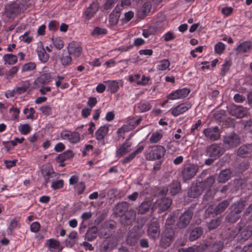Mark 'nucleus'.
Instances as JSON below:
<instances>
[{"label": "nucleus", "mask_w": 252, "mask_h": 252, "mask_svg": "<svg viewBox=\"0 0 252 252\" xmlns=\"http://www.w3.org/2000/svg\"><path fill=\"white\" fill-rule=\"evenodd\" d=\"M110 125L106 124L101 126L95 132V137L97 140L102 142V144L104 145L103 139L108 134Z\"/></svg>", "instance_id": "12"}, {"label": "nucleus", "mask_w": 252, "mask_h": 252, "mask_svg": "<svg viewBox=\"0 0 252 252\" xmlns=\"http://www.w3.org/2000/svg\"><path fill=\"white\" fill-rule=\"evenodd\" d=\"M230 113L237 118H242L246 115L247 110L242 106H234L230 108Z\"/></svg>", "instance_id": "18"}, {"label": "nucleus", "mask_w": 252, "mask_h": 252, "mask_svg": "<svg viewBox=\"0 0 252 252\" xmlns=\"http://www.w3.org/2000/svg\"><path fill=\"white\" fill-rule=\"evenodd\" d=\"M171 204V200L169 198H164L162 201V204L160 205V210L164 211L167 209Z\"/></svg>", "instance_id": "54"}, {"label": "nucleus", "mask_w": 252, "mask_h": 252, "mask_svg": "<svg viewBox=\"0 0 252 252\" xmlns=\"http://www.w3.org/2000/svg\"><path fill=\"white\" fill-rule=\"evenodd\" d=\"M229 204V202L228 200L222 201L214 209V213L216 215L220 214L226 209Z\"/></svg>", "instance_id": "32"}, {"label": "nucleus", "mask_w": 252, "mask_h": 252, "mask_svg": "<svg viewBox=\"0 0 252 252\" xmlns=\"http://www.w3.org/2000/svg\"><path fill=\"white\" fill-rule=\"evenodd\" d=\"M67 51L70 55H72L75 58L80 56L82 52V48L79 43L72 41L69 43L67 46Z\"/></svg>", "instance_id": "9"}, {"label": "nucleus", "mask_w": 252, "mask_h": 252, "mask_svg": "<svg viewBox=\"0 0 252 252\" xmlns=\"http://www.w3.org/2000/svg\"><path fill=\"white\" fill-rule=\"evenodd\" d=\"M3 60L5 64L13 65L17 62V56L11 54H6L3 55Z\"/></svg>", "instance_id": "26"}, {"label": "nucleus", "mask_w": 252, "mask_h": 252, "mask_svg": "<svg viewBox=\"0 0 252 252\" xmlns=\"http://www.w3.org/2000/svg\"><path fill=\"white\" fill-rule=\"evenodd\" d=\"M106 84L107 91L111 94L117 92L120 87L123 85V81L121 80H107L104 81Z\"/></svg>", "instance_id": "8"}, {"label": "nucleus", "mask_w": 252, "mask_h": 252, "mask_svg": "<svg viewBox=\"0 0 252 252\" xmlns=\"http://www.w3.org/2000/svg\"><path fill=\"white\" fill-rule=\"evenodd\" d=\"M52 78L49 73H44L41 75L36 80L41 84L45 85L52 81Z\"/></svg>", "instance_id": "34"}, {"label": "nucleus", "mask_w": 252, "mask_h": 252, "mask_svg": "<svg viewBox=\"0 0 252 252\" xmlns=\"http://www.w3.org/2000/svg\"><path fill=\"white\" fill-rule=\"evenodd\" d=\"M35 113V111L32 107L30 108L26 107L23 110V113L26 116V119L28 120H33Z\"/></svg>", "instance_id": "40"}, {"label": "nucleus", "mask_w": 252, "mask_h": 252, "mask_svg": "<svg viewBox=\"0 0 252 252\" xmlns=\"http://www.w3.org/2000/svg\"><path fill=\"white\" fill-rule=\"evenodd\" d=\"M164 147L161 145H156L145 155L146 158L149 160H154L160 159L163 157L165 153Z\"/></svg>", "instance_id": "2"}, {"label": "nucleus", "mask_w": 252, "mask_h": 252, "mask_svg": "<svg viewBox=\"0 0 252 252\" xmlns=\"http://www.w3.org/2000/svg\"><path fill=\"white\" fill-rule=\"evenodd\" d=\"M148 235L152 239H157L160 233L159 225L157 221H153L149 225L148 228Z\"/></svg>", "instance_id": "13"}, {"label": "nucleus", "mask_w": 252, "mask_h": 252, "mask_svg": "<svg viewBox=\"0 0 252 252\" xmlns=\"http://www.w3.org/2000/svg\"><path fill=\"white\" fill-rule=\"evenodd\" d=\"M150 206V203L148 202L142 203L139 207L138 213L141 214H144L149 210Z\"/></svg>", "instance_id": "49"}, {"label": "nucleus", "mask_w": 252, "mask_h": 252, "mask_svg": "<svg viewBox=\"0 0 252 252\" xmlns=\"http://www.w3.org/2000/svg\"><path fill=\"white\" fill-rule=\"evenodd\" d=\"M19 70V67L17 66L12 67L6 73L5 77L7 79H11Z\"/></svg>", "instance_id": "47"}, {"label": "nucleus", "mask_w": 252, "mask_h": 252, "mask_svg": "<svg viewBox=\"0 0 252 252\" xmlns=\"http://www.w3.org/2000/svg\"><path fill=\"white\" fill-rule=\"evenodd\" d=\"M193 213L190 211H187L182 214L179 218L177 226L180 228L186 227L189 223L192 217Z\"/></svg>", "instance_id": "10"}, {"label": "nucleus", "mask_w": 252, "mask_h": 252, "mask_svg": "<svg viewBox=\"0 0 252 252\" xmlns=\"http://www.w3.org/2000/svg\"><path fill=\"white\" fill-rule=\"evenodd\" d=\"M9 111L13 113L11 116L12 120H15L19 118L20 110L18 108L12 107L9 109Z\"/></svg>", "instance_id": "59"}, {"label": "nucleus", "mask_w": 252, "mask_h": 252, "mask_svg": "<svg viewBox=\"0 0 252 252\" xmlns=\"http://www.w3.org/2000/svg\"><path fill=\"white\" fill-rule=\"evenodd\" d=\"M121 8L118 5L111 13L109 16V23L111 25H116L119 21L120 16Z\"/></svg>", "instance_id": "20"}, {"label": "nucleus", "mask_w": 252, "mask_h": 252, "mask_svg": "<svg viewBox=\"0 0 252 252\" xmlns=\"http://www.w3.org/2000/svg\"><path fill=\"white\" fill-rule=\"evenodd\" d=\"M174 235V230L172 227L164 229L161 235L160 246L163 248L169 247L173 240Z\"/></svg>", "instance_id": "1"}, {"label": "nucleus", "mask_w": 252, "mask_h": 252, "mask_svg": "<svg viewBox=\"0 0 252 252\" xmlns=\"http://www.w3.org/2000/svg\"><path fill=\"white\" fill-rule=\"evenodd\" d=\"M42 174L44 177L45 182L47 183L50 182L51 178H53L55 173L52 169H49L48 170L46 169H43L42 170Z\"/></svg>", "instance_id": "38"}, {"label": "nucleus", "mask_w": 252, "mask_h": 252, "mask_svg": "<svg viewBox=\"0 0 252 252\" xmlns=\"http://www.w3.org/2000/svg\"><path fill=\"white\" fill-rule=\"evenodd\" d=\"M223 246V244L221 241L216 242L211 246V250L210 252H219Z\"/></svg>", "instance_id": "48"}, {"label": "nucleus", "mask_w": 252, "mask_h": 252, "mask_svg": "<svg viewBox=\"0 0 252 252\" xmlns=\"http://www.w3.org/2000/svg\"><path fill=\"white\" fill-rule=\"evenodd\" d=\"M231 172L228 169H225L222 171L218 176V180L220 183H225L231 177Z\"/></svg>", "instance_id": "28"}, {"label": "nucleus", "mask_w": 252, "mask_h": 252, "mask_svg": "<svg viewBox=\"0 0 252 252\" xmlns=\"http://www.w3.org/2000/svg\"><path fill=\"white\" fill-rule=\"evenodd\" d=\"M180 183L178 181H174L169 186V189L165 188L161 192L162 195H165L167 192L169 190V193L172 195L176 194L180 190Z\"/></svg>", "instance_id": "15"}, {"label": "nucleus", "mask_w": 252, "mask_h": 252, "mask_svg": "<svg viewBox=\"0 0 252 252\" xmlns=\"http://www.w3.org/2000/svg\"><path fill=\"white\" fill-rule=\"evenodd\" d=\"M207 155L214 159L221 156L224 153V149L217 144L209 146L206 150Z\"/></svg>", "instance_id": "6"}, {"label": "nucleus", "mask_w": 252, "mask_h": 252, "mask_svg": "<svg viewBox=\"0 0 252 252\" xmlns=\"http://www.w3.org/2000/svg\"><path fill=\"white\" fill-rule=\"evenodd\" d=\"M152 105L149 102L141 101L137 104V110L139 112L142 113L150 110Z\"/></svg>", "instance_id": "30"}, {"label": "nucleus", "mask_w": 252, "mask_h": 252, "mask_svg": "<svg viewBox=\"0 0 252 252\" xmlns=\"http://www.w3.org/2000/svg\"><path fill=\"white\" fill-rule=\"evenodd\" d=\"M203 132L207 138L212 140H217L220 137V132L217 126L206 128L203 130Z\"/></svg>", "instance_id": "11"}, {"label": "nucleus", "mask_w": 252, "mask_h": 252, "mask_svg": "<svg viewBox=\"0 0 252 252\" xmlns=\"http://www.w3.org/2000/svg\"><path fill=\"white\" fill-rule=\"evenodd\" d=\"M80 134L77 132H70L68 141L71 143H77L80 140Z\"/></svg>", "instance_id": "52"}, {"label": "nucleus", "mask_w": 252, "mask_h": 252, "mask_svg": "<svg viewBox=\"0 0 252 252\" xmlns=\"http://www.w3.org/2000/svg\"><path fill=\"white\" fill-rule=\"evenodd\" d=\"M192 104L189 101H186L179 103L177 106H174L170 110L172 115L177 117L183 114L191 108Z\"/></svg>", "instance_id": "4"}, {"label": "nucleus", "mask_w": 252, "mask_h": 252, "mask_svg": "<svg viewBox=\"0 0 252 252\" xmlns=\"http://www.w3.org/2000/svg\"><path fill=\"white\" fill-rule=\"evenodd\" d=\"M252 50V42L250 41H243L240 43L236 48L239 53H246Z\"/></svg>", "instance_id": "17"}, {"label": "nucleus", "mask_w": 252, "mask_h": 252, "mask_svg": "<svg viewBox=\"0 0 252 252\" xmlns=\"http://www.w3.org/2000/svg\"><path fill=\"white\" fill-rule=\"evenodd\" d=\"M73 154L71 151L68 150L59 155L58 159L61 161H64L73 157Z\"/></svg>", "instance_id": "46"}, {"label": "nucleus", "mask_w": 252, "mask_h": 252, "mask_svg": "<svg viewBox=\"0 0 252 252\" xmlns=\"http://www.w3.org/2000/svg\"><path fill=\"white\" fill-rule=\"evenodd\" d=\"M245 206V201L240 200L234 203L231 206V211L235 212L240 215Z\"/></svg>", "instance_id": "24"}, {"label": "nucleus", "mask_w": 252, "mask_h": 252, "mask_svg": "<svg viewBox=\"0 0 252 252\" xmlns=\"http://www.w3.org/2000/svg\"><path fill=\"white\" fill-rule=\"evenodd\" d=\"M215 182V178L213 176L209 177L204 181V186L205 188L211 187Z\"/></svg>", "instance_id": "64"}, {"label": "nucleus", "mask_w": 252, "mask_h": 252, "mask_svg": "<svg viewBox=\"0 0 252 252\" xmlns=\"http://www.w3.org/2000/svg\"><path fill=\"white\" fill-rule=\"evenodd\" d=\"M74 188L77 191L78 194H81L84 192L85 189V185L84 183L82 182H79L75 185Z\"/></svg>", "instance_id": "58"}, {"label": "nucleus", "mask_w": 252, "mask_h": 252, "mask_svg": "<svg viewBox=\"0 0 252 252\" xmlns=\"http://www.w3.org/2000/svg\"><path fill=\"white\" fill-rule=\"evenodd\" d=\"M63 181L62 179L52 182L51 187L54 190H57L63 188Z\"/></svg>", "instance_id": "53"}, {"label": "nucleus", "mask_w": 252, "mask_h": 252, "mask_svg": "<svg viewBox=\"0 0 252 252\" xmlns=\"http://www.w3.org/2000/svg\"><path fill=\"white\" fill-rule=\"evenodd\" d=\"M198 168L194 165H189L183 171V177L185 180L192 178L196 173Z\"/></svg>", "instance_id": "14"}, {"label": "nucleus", "mask_w": 252, "mask_h": 252, "mask_svg": "<svg viewBox=\"0 0 252 252\" xmlns=\"http://www.w3.org/2000/svg\"><path fill=\"white\" fill-rule=\"evenodd\" d=\"M239 230L240 232L239 237L242 241L247 240L252 235V226L240 227Z\"/></svg>", "instance_id": "21"}, {"label": "nucleus", "mask_w": 252, "mask_h": 252, "mask_svg": "<svg viewBox=\"0 0 252 252\" xmlns=\"http://www.w3.org/2000/svg\"><path fill=\"white\" fill-rule=\"evenodd\" d=\"M128 207V203L126 202L118 203L115 208L116 212L120 216L122 215L127 210Z\"/></svg>", "instance_id": "31"}, {"label": "nucleus", "mask_w": 252, "mask_h": 252, "mask_svg": "<svg viewBox=\"0 0 252 252\" xmlns=\"http://www.w3.org/2000/svg\"><path fill=\"white\" fill-rule=\"evenodd\" d=\"M60 61L62 65L63 66L69 65L72 62V58L70 55L63 54L60 58Z\"/></svg>", "instance_id": "39"}, {"label": "nucleus", "mask_w": 252, "mask_h": 252, "mask_svg": "<svg viewBox=\"0 0 252 252\" xmlns=\"http://www.w3.org/2000/svg\"><path fill=\"white\" fill-rule=\"evenodd\" d=\"M132 150V143L128 140H126L122 144L118 147L116 151V156L121 158Z\"/></svg>", "instance_id": "7"}, {"label": "nucleus", "mask_w": 252, "mask_h": 252, "mask_svg": "<svg viewBox=\"0 0 252 252\" xmlns=\"http://www.w3.org/2000/svg\"><path fill=\"white\" fill-rule=\"evenodd\" d=\"M21 9L17 3H13L6 9V15L10 18H13L16 15L19 14Z\"/></svg>", "instance_id": "19"}, {"label": "nucleus", "mask_w": 252, "mask_h": 252, "mask_svg": "<svg viewBox=\"0 0 252 252\" xmlns=\"http://www.w3.org/2000/svg\"><path fill=\"white\" fill-rule=\"evenodd\" d=\"M106 33V30L104 29L99 27L95 28L92 32V34L94 36L98 35L100 34H104Z\"/></svg>", "instance_id": "61"}, {"label": "nucleus", "mask_w": 252, "mask_h": 252, "mask_svg": "<svg viewBox=\"0 0 252 252\" xmlns=\"http://www.w3.org/2000/svg\"><path fill=\"white\" fill-rule=\"evenodd\" d=\"M37 52L39 60L43 63H46L49 60V55L46 52L42 44L38 46Z\"/></svg>", "instance_id": "22"}, {"label": "nucleus", "mask_w": 252, "mask_h": 252, "mask_svg": "<svg viewBox=\"0 0 252 252\" xmlns=\"http://www.w3.org/2000/svg\"><path fill=\"white\" fill-rule=\"evenodd\" d=\"M151 4L150 2L144 3L138 11V15L140 17L144 18L150 11Z\"/></svg>", "instance_id": "25"}, {"label": "nucleus", "mask_w": 252, "mask_h": 252, "mask_svg": "<svg viewBox=\"0 0 252 252\" xmlns=\"http://www.w3.org/2000/svg\"><path fill=\"white\" fill-rule=\"evenodd\" d=\"M48 241V246L51 252H53V250H61L62 249L59 241L54 239H50Z\"/></svg>", "instance_id": "35"}, {"label": "nucleus", "mask_w": 252, "mask_h": 252, "mask_svg": "<svg viewBox=\"0 0 252 252\" xmlns=\"http://www.w3.org/2000/svg\"><path fill=\"white\" fill-rule=\"evenodd\" d=\"M52 40L55 47L58 50L62 49L64 46V42L61 37H52Z\"/></svg>", "instance_id": "41"}, {"label": "nucleus", "mask_w": 252, "mask_h": 252, "mask_svg": "<svg viewBox=\"0 0 252 252\" xmlns=\"http://www.w3.org/2000/svg\"><path fill=\"white\" fill-rule=\"evenodd\" d=\"M231 65V63L229 61H225L222 65V68L221 69L220 74L222 76H224L226 73L228 71Z\"/></svg>", "instance_id": "50"}, {"label": "nucleus", "mask_w": 252, "mask_h": 252, "mask_svg": "<svg viewBox=\"0 0 252 252\" xmlns=\"http://www.w3.org/2000/svg\"><path fill=\"white\" fill-rule=\"evenodd\" d=\"M225 47L226 46L223 43L218 42L214 46L215 53L218 55L222 54L225 49Z\"/></svg>", "instance_id": "42"}, {"label": "nucleus", "mask_w": 252, "mask_h": 252, "mask_svg": "<svg viewBox=\"0 0 252 252\" xmlns=\"http://www.w3.org/2000/svg\"><path fill=\"white\" fill-rule=\"evenodd\" d=\"M30 82L26 81L19 84V86L15 87L14 88L17 95L26 93L30 87Z\"/></svg>", "instance_id": "23"}, {"label": "nucleus", "mask_w": 252, "mask_h": 252, "mask_svg": "<svg viewBox=\"0 0 252 252\" xmlns=\"http://www.w3.org/2000/svg\"><path fill=\"white\" fill-rule=\"evenodd\" d=\"M201 189L197 185L193 186L189 190L188 194L189 197L195 198L199 195L201 193Z\"/></svg>", "instance_id": "36"}, {"label": "nucleus", "mask_w": 252, "mask_h": 252, "mask_svg": "<svg viewBox=\"0 0 252 252\" xmlns=\"http://www.w3.org/2000/svg\"><path fill=\"white\" fill-rule=\"evenodd\" d=\"M220 219L217 218L214 220H212L208 224V228L209 229H213L218 227L220 223Z\"/></svg>", "instance_id": "57"}, {"label": "nucleus", "mask_w": 252, "mask_h": 252, "mask_svg": "<svg viewBox=\"0 0 252 252\" xmlns=\"http://www.w3.org/2000/svg\"><path fill=\"white\" fill-rule=\"evenodd\" d=\"M223 143L227 149L237 146L240 143V139L235 133H230L224 137Z\"/></svg>", "instance_id": "5"}, {"label": "nucleus", "mask_w": 252, "mask_h": 252, "mask_svg": "<svg viewBox=\"0 0 252 252\" xmlns=\"http://www.w3.org/2000/svg\"><path fill=\"white\" fill-rule=\"evenodd\" d=\"M240 217V216L239 214L231 211L226 217V220L229 222L235 223L239 219Z\"/></svg>", "instance_id": "43"}, {"label": "nucleus", "mask_w": 252, "mask_h": 252, "mask_svg": "<svg viewBox=\"0 0 252 252\" xmlns=\"http://www.w3.org/2000/svg\"><path fill=\"white\" fill-rule=\"evenodd\" d=\"M98 9V5L96 2H93L84 11V15L87 20L91 19Z\"/></svg>", "instance_id": "16"}, {"label": "nucleus", "mask_w": 252, "mask_h": 252, "mask_svg": "<svg viewBox=\"0 0 252 252\" xmlns=\"http://www.w3.org/2000/svg\"><path fill=\"white\" fill-rule=\"evenodd\" d=\"M163 136V131L161 130L156 131L152 133L149 138V141L151 143L158 142Z\"/></svg>", "instance_id": "29"}, {"label": "nucleus", "mask_w": 252, "mask_h": 252, "mask_svg": "<svg viewBox=\"0 0 252 252\" xmlns=\"http://www.w3.org/2000/svg\"><path fill=\"white\" fill-rule=\"evenodd\" d=\"M39 110L42 112V113L46 116H50L52 114V107L48 105H44L40 107L39 108Z\"/></svg>", "instance_id": "51"}, {"label": "nucleus", "mask_w": 252, "mask_h": 252, "mask_svg": "<svg viewBox=\"0 0 252 252\" xmlns=\"http://www.w3.org/2000/svg\"><path fill=\"white\" fill-rule=\"evenodd\" d=\"M190 93L189 89L183 88L172 91L166 96L169 100H174L177 99H183L187 97Z\"/></svg>", "instance_id": "3"}, {"label": "nucleus", "mask_w": 252, "mask_h": 252, "mask_svg": "<svg viewBox=\"0 0 252 252\" xmlns=\"http://www.w3.org/2000/svg\"><path fill=\"white\" fill-rule=\"evenodd\" d=\"M32 127L28 124H20L18 126L19 131L23 135H27L31 132Z\"/></svg>", "instance_id": "37"}, {"label": "nucleus", "mask_w": 252, "mask_h": 252, "mask_svg": "<svg viewBox=\"0 0 252 252\" xmlns=\"http://www.w3.org/2000/svg\"><path fill=\"white\" fill-rule=\"evenodd\" d=\"M19 221V218H16L10 221V225L8 229L11 231L16 228L18 225Z\"/></svg>", "instance_id": "62"}, {"label": "nucleus", "mask_w": 252, "mask_h": 252, "mask_svg": "<svg viewBox=\"0 0 252 252\" xmlns=\"http://www.w3.org/2000/svg\"><path fill=\"white\" fill-rule=\"evenodd\" d=\"M40 228V224L37 221L32 222L30 226L31 231L32 232L36 233L38 232Z\"/></svg>", "instance_id": "63"}, {"label": "nucleus", "mask_w": 252, "mask_h": 252, "mask_svg": "<svg viewBox=\"0 0 252 252\" xmlns=\"http://www.w3.org/2000/svg\"><path fill=\"white\" fill-rule=\"evenodd\" d=\"M133 129L132 127H131V125L129 124V123L127 124L124 125L122 127L119 128L117 130V134L119 137H123V134L125 132H127L130 130Z\"/></svg>", "instance_id": "44"}, {"label": "nucleus", "mask_w": 252, "mask_h": 252, "mask_svg": "<svg viewBox=\"0 0 252 252\" xmlns=\"http://www.w3.org/2000/svg\"><path fill=\"white\" fill-rule=\"evenodd\" d=\"M29 33V32H27L24 34L21 35L19 37L20 40L27 43H31L32 40V37L30 36Z\"/></svg>", "instance_id": "56"}, {"label": "nucleus", "mask_w": 252, "mask_h": 252, "mask_svg": "<svg viewBox=\"0 0 252 252\" xmlns=\"http://www.w3.org/2000/svg\"><path fill=\"white\" fill-rule=\"evenodd\" d=\"M36 67V64L35 63L30 62L24 65L22 67V72H26L33 70Z\"/></svg>", "instance_id": "55"}, {"label": "nucleus", "mask_w": 252, "mask_h": 252, "mask_svg": "<svg viewBox=\"0 0 252 252\" xmlns=\"http://www.w3.org/2000/svg\"><path fill=\"white\" fill-rule=\"evenodd\" d=\"M251 151H252V144L240 147L238 150L237 153L240 157H245Z\"/></svg>", "instance_id": "27"}, {"label": "nucleus", "mask_w": 252, "mask_h": 252, "mask_svg": "<svg viewBox=\"0 0 252 252\" xmlns=\"http://www.w3.org/2000/svg\"><path fill=\"white\" fill-rule=\"evenodd\" d=\"M134 16V13L131 11H129L125 13V17L122 19L123 23H126L129 22Z\"/></svg>", "instance_id": "60"}, {"label": "nucleus", "mask_w": 252, "mask_h": 252, "mask_svg": "<svg viewBox=\"0 0 252 252\" xmlns=\"http://www.w3.org/2000/svg\"><path fill=\"white\" fill-rule=\"evenodd\" d=\"M170 63L167 60H162L160 61L157 65V68L158 70L163 71L169 68Z\"/></svg>", "instance_id": "45"}, {"label": "nucleus", "mask_w": 252, "mask_h": 252, "mask_svg": "<svg viewBox=\"0 0 252 252\" xmlns=\"http://www.w3.org/2000/svg\"><path fill=\"white\" fill-rule=\"evenodd\" d=\"M203 231L201 227H198L193 229L190 232L189 240L193 241L198 239L202 234Z\"/></svg>", "instance_id": "33"}]
</instances>
